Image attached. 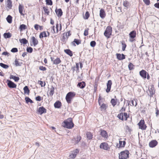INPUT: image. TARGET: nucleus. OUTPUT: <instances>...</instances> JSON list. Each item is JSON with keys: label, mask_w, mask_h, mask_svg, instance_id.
<instances>
[{"label": "nucleus", "mask_w": 159, "mask_h": 159, "mask_svg": "<svg viewBox=\"0 0 159 159\" xmlns=\"http://www.w3.org/2000/svg\"><path fill=\"white\" fill-rule=\"evenodd\" d=\"M62 125L63 127L68 129H72L74 125L71 118H68L65 120L62 123Z\"/></svg>", "instance_id": "1"}, {"label": "nucleus", "mask_w": 159, "mask_h": 159, "mask_svg": "<svg viewBox=\"0 0 159 159\" xmlns=\"http://www.w3.org/2000/svg\"><path fill=\"white\" fill-rule=\"evenodd\" d=\"M101 100V97H99L98 98V102L100 106V110L102 111L106 112L107 111V109L108 107V105L107 103H102Z\"/></svg>", "instance_id": "2"}, {"label": "nucleus", "mask_w": 159, "mask_h": 159, "mask_svg": "<svg viewBox=\"0 0 159 159\" xmlns=\"http://www.w3.org/2000/svg\"><path fill=\"white\" fill-rule=\"evenodd\" d=\"M76 93L74 92H70L66 94V99L68 103H70L72 99L75 97Z\"/></svg>", "instance_id": "3"}, {"label": "nucleus", "mask_w": 159, "mask_h": 159, "mask_svg": "<svg viewBox=\"0 0 159 159\" xmlns=\"http://www.w3.org/2000/svg\"><path fill=\"white\" fill-rule=\"evenodd\" d=\"M112 29L111 26H108L106 28L104 35L108 39L110 38L112 35Z\"/></svg>", "instance_id": "4"}, {"label": "nucleus", "mask_w": 159, "mask_h": 159, "mask_svg": "<svg viewBox=\"0 0 159 159\" xmlns=\"http://www.w3.org/2000/svg\"><path fill=\"white\" fill-rule=\"evenodd\" d=\"M129 152L127 150L121 152L119 154V158L120 159H126L129 157Z\"/></svg>", "instance_id": "5"}, {"label": "nucleus", "mask_w": 159, "mask_h": 159, "mask_svg": "<svg viewBox=\"0 0 159 159\" xmlns=\"http://www.w3.org/2000/svg\"><path fill=\"white\" fill-rule=\"evenodd\" d=\"M117 116L119 119L122 121L126 120L129 117V115L126 112L121 113L118 114Z\"/></svg>", "instance_id": "6"}, {"label": "nucleus", "mask_w": 159, "mask_h": 159, "mask_svg": "<svg viewBox=\"0 0 159 159\" xmlns=\"http://www.w3.org/2000/svg\"><path fill=\"white\" fill-rule=\"evenodd\" d=\"M138 125L139 128L142 130H146L147 128V126L146 124H145L144 120H141Z\"/></svg>", "instance_id": "7"}, {"label": "nucleus", "mask_w": 159, "mask_h": 159, "mask_svg": "<svg viewBox=\"0 0 159 159\" xmlns=\"http://www.w3.org/2000/svg\"><path fill=\"white\" fill-rule=\"evenodd\" d=\"M129 41L130 42H133L135 39L134 38L136 37V33L135 30H133L131 31L129 34Z\"/></svg>", "instance_id": "8"}, {"label": "nucleus", "mask_w": 159, "mask_h": 159, "mask_svg": "<svg viewBox=\"0 0 159 159\" xmlns=\"http://www.w3.org/2000/svg\"><path fill=\"white\" fill-rule=\"evenodd\" d=\"M99 147L100 148L109 151L110 149V148L108 144L106 142L101 143Z\"/></svg>", "instance_id": "9"}, {"label": "nucleus", "mask_w": 159, "mask_h": 159, "mask_svg": "<svg viewBox=\"0 0 159 159\" xmlns=\"http://www.w3.org/2000/svg\"><path fill=\"white\" fill-rule=\"evenodd\" d=\"M56 30L55 31V26H52L51 28L52 30L53 31V32L54 33H58L59 31H60L62 29V25L61 24H59L58 23H57L56 24Z\"/></svg>", "instance_id": "10"}, {"label": "nucleus", "mask_w": 159, "mask_h": 159, "mask_svg": "<svg viewBox=\"0 0 159 159\" xmlns=\"http://www.w3.org/2000/svg\"><path fill=\"white\" fill-rule=\"evenodd\" d=\"M110 102L113 107H114L116 105L118 106L120 104L119 100L116 98V96H115V98L111 99Z\"/></svg>", "instance_id": "11"}, {"label": "nucleus", "mask_w": 159, "mask_h": 159, "mask_svg": "<svg viewBox=\"0 0 159 159\" xmlns=\"http://www.w3.org/2000/svg\"><path fill=\"white\" fill-rule=\"evenodd\" d=\"M79 152V150L78 149H76L72 152V153L69 155V157L71 159H74Z\"/></svg>", "instance_id": "12"}, {"label": "nucleus", "mask_w": 159, "mask_h": 159, "mask_svg": "<svg viewBox=\"0 0 159 159\" xmlns=\"http://www.w3.org/2000/svg\"><path fill=\"white\" fill-rule=\"evenodd\" d=\"M51 60L53 62V64L55 65H58L61 62V61L59 57H57L55 59H54V58L52 57H50Z\"/></svg>", "instance_id": "13"}, {"label": "nucleus", "mask_w": 159, "mask_h": 159, "mask_svg": "<svg viewBox=\"0 0 159 159\" xmlns=\"http://www.w3.org/2000/svg\"><path fill=\"white\" fill-rule=\"evenodd\" d=\"M62 36V40L63 41L67 40L69 36L71 35V31L69 30L67 32L64 33Z\"/></svg>", "instance_id": "14"}, {"label": "nucleus", "mask_w": 159, "mask_h": 159, "mask_svg": "<svg viewBox=\"0 0 159 159\" xmlns=\"http://www.w3.org/2000/svg\"><path fill=\"white\" fill-rule=\"evenodd\" d=\"M18 9L20 15L22 16H23L24 17L25 15V11L24 10L23 6L20 4L19 6Z\"/></svg>", "instance_id": "15"}, {"label": "nucleus", "mask_w": 159, "mask_h": 159, "mask_svg": "<svg viewBox=\"0 0 159 159\" xmlns=\"http://www.w3.org/2000/svg\"><path fill=\"white\" fill-rule=\"evenodd\" d=\"M7 85L10 88H16V85L11 80H7Z\"/></svg>", "instance_id": "16"}, {"label": "nucleus", "mask_w": 159, "mask_h": 159, "mask_svg": "<svg viewBox=\"0 0 159 159\" xmlns=\"http://www.w3.org/2000/svg\"><path fill=\"white\" fill-rule=\"evenodd\" d=\"M81 139V137L80 135H78L76 138H74L72 139V143L75 144L78 143Z\"/></svg>", "instance_id": "17"}, {"label": "nucleus", "mask_w": 159, "mask_h": 159, "mask_svg": "<svg viewBox=\"0 0 159 159\" xmlns=\"http://www.w3.org/2000/svg\"><path fill=\"white\" fill-rule=\"evenodd\" d=\"M50 35V33L47 31L46 32V31H43L39 35V37L40 39H42L43 37H48Z\"/></svg>", "instance_id": "18"}, {"label": "nucleus", "mask_w": 159, "mask_h": 159, "mask_svg": "<svg viewBox=\"0 0 159 159\" xmlns=\"http://www.w3.org/2000/svg\"><path fill=\"white\" fill-rule=\"evenodd\" d=\"M100 135L105 139H107L108 137L107 133L106 131L102 129L100 130Z\"/></svg>", "instance_id": "19"}, {"label": "nucleus", "mask_w": 159, "mask_h": 159, "mask_svg": "<svg viewBox=\"0 0 159 159\" xmlns=\"http://www.w3.org/2000/svg\"><path fill=\"white\" fill-rule=\"evenodd\" d=\"M158 144V142L155 140L151 141L149 143V146L150 148H153L155 147Z\"/></svg>", "instance_id": "20"}, {"label": "nucleus", "mask_w": 159, "mask_h": 159, "mask_svg": "<svg viewBox=\"0 0 159 159\" xmlns=\"http://www.w3.org/2000/svg\"><path fill=\"white\" fill-rule=\"evenodd\" d=\"M37 112L39 114L42 115L43 113H46L47 112L46 109L43 107H39L38 110Z\"/></svg>", "instance_id": "21"}, {"label": "nucleus", "mask_w": 159, "mask_h": 159, "mask_svg": "<svg viewBox=\"0 0 159 159\" xmlns=\"http://www.w3.org/2000/svg\"><path fill=\"white\" fill-rule=\"evenodd\" d=\"M147 73L146 70H142L140 71L139 73L142 78L144 79H145L147 78Z\"/></svg>", "instance_id": "22"}, {"label": "nucleus", "mask_w": 159, "mask_h": 159, "mask_svg": "<svg viewBox=\"0 0 159 159\" xmlns=\"http://www.w3.org/2000/svg\"><path fill=\"white\" fill-rule=\"evenodd\" d=\"M112 84L111 81V80H109L107 83V88L106 89V92L107 93H108L110 91Z\"/></svg>", "instance_id": "23"}, {"label": "nucleus", "mask_w": 159, "mask_h": 159, "mask_svg": "<svg viewBox=\"0 0 159 159\" xmlns=\"http://www.w3.org/2000/svg\"><path fill=\"white\" fill-rule=\"evenodd\" d=\"M99 16L100 17L102 18H104L106 16V13L104 10L103 8H101L100 10Z\"/></svg>", "instance_id": "24"}, {"label": "nucleus", "mask_w": 159, "mask_h": 159, "mask_svg": "<svg viewBox=\"0 0 159 159\" xmlns=\"http://www.w3.org/2000/svg\"><path fill=\"white\" fill-rule=\"evenodd\" d=\"M121 139H119V144H118L117 145V147L118 148H120L122 147H124L125 145L126 142L125 141H121Z\"/></svg>", "instance_id": "25"}, {"label": "nucleus", "mask_w": 159, "mask_h": 159, "mask_svg": "<svg viewBox=\"0 0 159 159\" xmlns=\"http://www.w3.org/2000/svg\"><path fill=\"white\" fill-rule=\"evenodd\" d=\"M81 42V40L80 39H75L74 41L71 42V44L74 46H76V44L79 45Z\"/></svg>", "instance_id": "26"}, {"label": "nucleus", "mask_w": 159, "mask_h": 159, "mask_svg": "<svg viewBox=\"0 0 159 159\" xmlns=\"http://www.w3.org/2000/svg\"><path fill=\"white\" fill-rule=\"evenodd\" d=\"M116 55L117 59L119 60H122L125 58V56L123 54L116 53Z\"/></svg>", "instance_id": "27"}, {"label": "nucleus", "mask_w": 159, "mask_h": 159, "mask_svg": "<svg viewBox=\"0 0 159 159\" xmlns=\"http://www.w3.org/2000/svg\"><path fill=\"white\" fill-rule=\"evenodd\" d=\"M31 42L33 45L35 46L38 44V41L37 39L34 36H32L31 38Z\"/></svg>", "instance_id": "28"}, {"label": "nucleus", "mask_w": 159, "mask_h": 159, "mask_svg": "<svg viewBox=\"0 0 159 159\" xmlns=\"http://www.w3.org/2000/svg\"><path fill=\"white\" fill-rule=\"evenodd\" d=\"M43 9L44 12V14L47 16L49 15L50 11L48 7L44 6L43 7Z\"/></svg>", "instance_id": "29"}, {"label": "nucleus", "mask_w": 159, "mask_h": 159, "mask_svg": "<svg viewBox=\"0 0 159 159\" xmlns=\"http://www.w3.org/2000/svg\"><path fill=\"white\" fill-rule=\"evenodd\" d=\"M55 12L57 16L58 17H61L62 15L63 12L61 9V8H59L58 9H56L55 10Z\"/></svg>", "instance_id": "30"}, {"label": "nucleus", "mask_w": 159, "mask_h": 159, "mask_svg": "<svg viewBox=\"0 0 159 159\" xmlns=\"http://www.w3.org/2000/svg\"><path fill=\"white\" fill-rule=\"evenodd\" d=\"M54 105L55 108H60L62 105L60 101H57L54 103Z\"/></svg>", "instance_id": "31"}, {"label": "nucleus", "mask_w": 159, "mask_h": 159, "mask_svg": "<svg viewBox=\"0 0 159 159\" xmlns=\"http://www.w3.org/2000/svg\"><path fill=\"white\" fill-rule=\"evenodd\" d=\"M85 83L84 82L82 81V82L78 83L77 84V86L80 89H82L85 87Z\"/></svg>", "instance_id": "32"}, {"label": "nucleus", "mask_w": 159, "mask_h": 159, "mask_svg": "<svg viewBox=\"0 0 159 159\" xmlns=\"http://www.w3.org/2000/svg\"><path fill=\"white\" fill-rule=\"evenodd\" d=\"M64 52L70 57H72L73 55V52L70 49H66L64 50Z\"/></svg>", "instance_id": "33"}, {"label": "nucleus", "mask_w": 159, "mask_h": 159, "mask_svg": "<svg viewBox=\"0 0 159 159\" xmlns=\"http://www.w3.org/2000/svg\"><path fill=\"white\" fill-rule=\"evenodd\" d=\"M123 5L124 7L127 8H128L130 6V4L129 2L127 0L124 1L123 2Z\"/></svg>", "instance_id": "34"}, {"label": "nucleus", "mask_w": 159, "mask_h": 159, "mask_svg": "<svg viewBox=\"0 0 159 159\" xmlns=\"http://www.w3.org/2000/svg\"><path fill=\"white\" fill-rule=\"evenodd\" d=\"M7 7L9 9H11L12 7V2L11 0H7Z\"/></svg>", "instance_id": "35"}, {"label": "nucleus", "mask_w": 159, "mask_h": 159, "mask_svg": "<svg viewBox=\"0 0 159 159\" xmlns=\"http://www.w3.org/2000/svg\"><path fill=\"white\" fill-rule=\"evenodd\" d=\"M24 91V93L25 94H27L28 95H29L30 91L28 87L27 86H25L23 88Z\"/></svg>", "instance_id": "36"}, {"label": "nucleus", "mask_w": 159, "mask_h": 159, "mask_svg": "<svg viewBox=\"0 0 159 159\" xmlns=\"http://www.w3.org/2000/svg\"><path fill=\"white\" fill-rule=\"evenodd\" d=\"M27 29V26L24 24H22L20 25L19 27V29L20 30V31H21L24 30H25Z\"/></svg>", "instance_id": "37"}, {"label": "nucleus", "mask_w": 159, "mask_h": 159, "mask_svg": "<svg viewBox=\"0 0 159 159\" xmlns=\"http://www.w3.org/2000/svg\"><path fill=\"white\" fill-rule=\"evenodd\" d=\"M86 135L87 138L89 140H90L92 139L93 138V134H92L90 132H88L86 133Z\"/></svg>", "instance_id": "38"}, {"label": "nucleus", "mask_w": 159, "mask_h": 159, "mask_svg": "<svg viewBox=\"0 0 159 159\" xmlns=\"http://www.w3.org/2000/svg\"><path fill=\"white\" fill-rule=\"evenodd\" d=\"M90 16V14L88 11H87L84 15L83 16V18L85 20H87L88 19Z\"/></svg>", "instance_id": "39"}, {"label": "nucleus", "mask_w": 159, "mask_h": 159, "mask_svg": "<svg viewBox=\"0 0 159 159\" xmlns=\"http://www.w3.org/2000/svg\"><path fill=\"white\" fill-rule=\"evenodd\" d=\"M54 88L52 86L50 90L49 94L51 96H52L54 93Z\"/></svg>", "instance_id": "40"}, {"label": "nucleus", "mask_w": 159, "mask_h": 159, "mask_svg": "<svg viewBox=\"0 0 159 159\" xmlns=\"http://www.w3.org/2000/svg\"><path fill=\"white\" fill-rule=\"evenodd\" d=\"M12 17L11 16L9 15H8L7 17L6 18L7 20V22L11 24L12 23Z\"/></svg>", "instance_id": "41"}, {"label": "nucleus", "mask_w": 159, "mask_h": 159, "mask_svg": "<svg viewBox=\"0 0 159 159\" xmlns=\"http://www.w3.org/2000/svg\"><path fill=\"white\" fill-rule=\"evenodd\" d=\"M3 35L5 38H9L11 36V34L9 32L6 33L4 34Z\"/></svg>", "instance_id": "42"}, {"label": "nucleus", "mask_w": 159, "mask_h": 159, "mask_svg": "<svg viewBox=\"0 0 159 159\" xmlns=\"http://www.w3.org/2000/svg\"><path fill=\"white\" fill-rule=\"evenodd\" d=\"M25 100L27 103H28L29 102H30V103H33V102L29 97H25Z\"/></svg>", "instance_id": "43"}, {"label": "nucleus", "mask_w": 159, "mask_h": 159, "mask_svg": "<svg viewBox=\"0 0 159 159\" xmlns=\"http://www.w3.org/2000/svg\"><path fill=\"white\" fill-rule=\"evenodd\" d=\"M128 67L129 70H131L134 69V66L132 63L130 62L129 63Z\"/></svg>", "instance_id": "44"}, {"label": "nucleus", "mask_w": 159, "mask_h": 159, "mask_svg": "<svg viewBox=\"0 0 159 159\" xmlns=\"http://www.w3.org/2000/svg\"><path fill=\"white\" fill-rule=\"evenodd\" d=\"M15 65L16 66H20L22 64V62H19L18 59H16L15 61Z\"/></svg>", "instance_id": "45"}, {"label": "nucleus", "mask_w": 159, "mask_h": 159, "mask_svg": "<svg viewBox=\"0 0 159 159\" xmlns=\"http://www.w3.org/2000/svg\"><path fill=\"white\" fill-rule=\"evenodd\" d=\"M46 4L48 5L52 6L53 2L52 0H45Z\"/></svg>", "instance_id": "46"}, {"label": "nucleus", "mask_w": 159, "mask_h": 159, "mask_svg": "<svg viewBox=\"0 0 159 159\" xmlns=\"http://www.w3.org/2000/svg\"><path fill=\"white\" fill-rule=\"evenodd\" d=\"M121 44L122 46V50L123 51H125L127 46V45L124 41H123L121 42Z\"/></svg>", "instance_id": "47"}, {"label": "nucleus", "mask_w": 159, "mask_h": 159, "mask_svg": "<svg viewBox=\"0 0 159 159\" xmlns=\"http://www.w3.org/2000/svg\"><path fill=\"white\" fill-rule=\"evenodd\" d=\"M38 84L41 85V87L45 86L46 84L45 82H43L41 80H38Z\"/></svg>", "instance_id": "48"}, {"label": "nucleus", "mask_w": 159, "mask_h": 159, "mask_svg": "<svg viewBox=\"0 0 159 159\" xmlns=\"http://www.w3.org/2000/svg\"><path fill=\"white\" fill-rule=\"evenodd\" d=\"M20 41L21 43L24 44H26L28 42V41L25 38L21 39L20 40Z\"/></svg>", "instance_id": "49"}, {"label": "nucleus", "mask_w": 159, "mask_h": 159, "mask_svg": "<svg viewBox=\"0 0 159 159\" xmlns=\"http://www.w3.org/2000/svg\"><path fill=\"white\" fill-rule=\"evenodd\" d=\"M89 28H86L84 31V35L85 36H87L89 34Z\"/></svg>", "instance_id": "50"}, {"label": "nucleus", "mask_w": 159, "mask_h": 159, "mask_svg": "<svg viewBox=\"0 0 159 159\" xmlns=\"http://www.w3.org/2000/svg\"><path fill=\"white\" fill-rule=\"evenodd\" d=\"M0 66L2 67L5 69H7L8 68L9 66L8 65L4 64L3 63H0Z\"/></svg>", "instance_id": "51"}, {"label": "nucleus", "mask_w": 159, "mask_h": 159, "mask_svg": "<svg viewBox=\"0 0 159 159\" xmlns=\"http://www.w3.org/2000/svg\"><path fill=\"white\" fill-rule=\"evenodd\" d=\"M76 67H73L72 68L73 69V71L75 70V69L76 68V70L78 71L79 70V64L78 63H76Z\"/></svg>", "instance_id": "52"}, {"label": "nucleus", "mask_w": 159, "mask_h": 159, "mask_svg": "<svg viewBox=\"0 0 159 159\" xmlns=\"http://www.w3.org/2000/svg\"><path fill=\"white\" fill-rule=\"evenodd\" d=\"M39 69L43 71H45L47 70L46 68L45 67H44L43 66H40L39 67Z\"/></svg>", "instance_id": "53"}, {"label": "nucleus", "mask_w": 159, "mask_h": 159, "mask_svg": "<svg viewBox=\"0 0 159 159\" xmlns=\"http://www.w3.org/2000/svg\"><path fill=\"white\" fill-rule=\"evenodd\" d=\"M130 102V105L131 106H136L137 105V103L136 101H135V103H134V100H131Z\"/></svg>", "instance_id": "54"}, {"label": "nucleus", "mask_w": 159, "mask_h": 159, "mask_svg": "<svg viewBox=\"0 0 159 159\" xmlns=\"http://www.w3.org/2000/svg\"><path fill=\"white\" fill-rule=\"evenodd\" d=\"M43 98L39 96H37L35 98V100L37 101H40L41 100H43Z\"/></svg>", "instance_id": "55"}, {"label": "nucleus", "mask_w": 159, "mask_h": 159, "mask_svg": "<svg viewBox=\"0 0 159 159\" xmlns=\"http://www.w3.org/2000/svg\"><path fill=\"white\" fill-rule=\"evenodd\" d=\"M96 43L94 41H92L90 43V46L92 47H94L96 45Z\"/></svg>", "instance_id": "56"}, {"label": "nucleus", "mask_w": 159, "mask_h": 159, "mask_svg": "<svg viewBox=\"0 0 159 159\" xmlns=\"http://www.w3.org/2000/svg\"><path fill=\"white\" fill-rule=\"evenodd\" d=\"M143 1L146 5H149L150 4V0H143Z\"/></svg>", "instance_id": "57"}, {"label": "nucleus", "mask_w": 159, "mask_h": 159, "mask_svg": "<svg viewBox=\"0 0 159 159\" xmlns=\"http://www.w3.org/2000/svg\"><path fill=\"white\" fill-rule=\"evenodd\" d=\"M27 51L31 53L33 51V48L30 47H28L26 49Z\"/></svg>", "instance_id": "58"}, {"label": "nucleus", "mask_w": 159, "mask_h": 159, "mask_svg": "<svg viewBox=\"0 0 159 159\" xmlns=\"http://www.w3.org/2000/svg\"><path fill=\"white\" fill-rule=\"evenodd\" d=\"M18 50L16 48H13L11 50V51L12 52H17Z\"/></svg>", "instance_id": "59"}, {"label": "nucleus", "mask_w": 159, "mask_h": 159, "mask_svg": "<svg viewBox=\"0 0 159 159\" xmlns=\"http://www.w3.org/2000/svg\"><path fill=\"white\" fill-rule=\"evenodd\" d=\"M39 26L38 25V24H35L34 25V28L36 30H39Z\"/></svg>", "instance_id": "60"}, {"label": "nucleus", "mask_w": 159, "mask_h": 159, "mask_svg": "<svg viewBox=\"0 0 159 159\" xmlns=\"http://www.w3.org/2000/svg\"><path fill=\"white\" fill-rule=\"evenodd\" d=\"M20 78L18 77L15 76L13 80L16 82H17L19 80Z\"/></svg>", "instance_id": "61"}, {"label": "nucleus", "mask_w": 159, "mask_h": 159, "mask_svg": "<svg viewBox=\"0 0 159 159\" xmlns=\"http://www.w3.org/2000/svg\"><path fill=\"white\" fill-rule=\"evenodd\" d=\"M9 53L8 52H5L2 53V55L5 56H8L9 55Z\"/></svg>", "instance_id": "62"}, {"label": "nucleus", "mask_w": 159, "mask_h": 159, "mask_svg": "<svg viewBox=\"0 0 159 159\" xmlns=\"http://www.w3.org/2000/svg\"><path fill=\"white\" fill-rule=\"evenodd\" d=\"M156 116H158L159 114V110L158 109H156Z\"/></svg>", "instance_id": "63"}, {"label": "nucleus", "mask_w": 159, "mask_h": 159, "mask_svg": "<svg viewBox=\"0 0 159 159\" xmlns=\"http://www.w3.org/2000/svg\"><path fill=\"white\" fill-rule=\"evenodd\" d=\"M154 6L155 7L159 8V3H155L154 5Z\"/></svg>", "instance_id": "64"}]
</instances>
